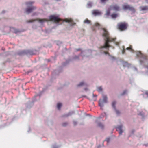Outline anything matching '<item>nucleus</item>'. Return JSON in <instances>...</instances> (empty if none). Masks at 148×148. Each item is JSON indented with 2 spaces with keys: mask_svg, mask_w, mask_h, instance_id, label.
Returning a JSON list of instances; mask_svg holds the SVG:
<instances>
[{
  "mask_svg": "<svg viewBox=\"0 0 148 148\" xmlns=\"http://www.w3.org/2000/svg\"><path fill=\"white\" fill-rule=\"evenodd\" d=\"M102 36L104 40L103 46H101L100 48V52L105 55H108L110 57V58L112 60L115 59L114 58L110 56L108 52L109 48L112 47L110 43H113L114 45L118 46L119 43L116 41V38H113L110 37L108 32L105 29L102 28L101 30Z\"/></svg>",
  "mask_w": 148,
  "mask_h": 148,
  "instance_id": "nucleus-1",
  "label": "nucleus"
},
{
  "mask_svg": "<svg viewBox=\"0 0 148 148\" xmlns=\"http://www.w3.org/2000/svg\"><path fill=\"white\" fill-rule=\"evenodd\" d=\"M49 20L47 19H37L35 20H30L27 21V22L28 23H32L34 22L35 21H38L41 24L42 27L43 26V24L44 22L48 21L49 20L52 21L56 23L57 25L61 24L63 21L62 20L59 18L58 16H56L54 15L50 16L49 17Z\"/></svg>",
  "mask_w": 148,
  "mask_h": 148,
  "instance_id": "nucleus-2",
  "label": "nucleus"
},
{
  "mask_svg": "<svg viewBox=\"0 0 148 148\" xmlns=\"http://www.w3.org/2000/svg\"><path fill=\"white\" fill-rule=\"evenodd\" d=\"M34 3V1H29L25 3L27 8L25 10V13L28 14L31 13L33 10L36 9V6L33 5V4Z\"/></svg>",
  "mask_w": 148,
  "mask_h": 148,
  "instance_id": "nucleus-3",
  "label": "nucleus"
},
{
  "mask_svg": "<svg viewBox=\"0 0 148 148\" xmlns=\"http://www.w3.org/2000/svg\"><path fill=\"white\" fill-rule=\"evenodd\" d=\"M44 91V90H43L42 91L40 92L39 94L36 95L33 98L31 102H29L26 104V108H31L33 105L34 103L37 101V100L36 99V97L38 96L40 97Z\"/></svg>",
  "mask_w": 148,
  "mask_h": 148,
  "instance_id": "nucleus-4",
  "label": "nucleus"
},
{
  "mask_svg": "<svg viewBox=\"0 0 148 148\" xmlns=\"http://www.w3.org/2000/svg\"><path fill=\"white\" fill-rule=\"evenodd\" d=\"M103 100L100 99L99 102V106L102 108L104 106V104L107 103L108 102V98L106 95H102Z\"/></svg>",
  "mask_w": 148,
  "mask_h": 148,
  "instance_id": "nucleus-5",
  "label": "nucleus"
},
{
  "mask_svg": "<svg viewBox=\"0 0 148 148\" xmlns=\"http://www.w3.org/2000/svg\"><path fill=\"white\" fill-rule=\"evenodd\" d=\"M119 29L121 31L125 30L127 28V25L125 23H120L118 24Z\"/></svg>",
  "mask_w": 148,
  "mask_h": 148,
  "instance_id": "nucleus-6",
  "label": "nucleus"
},
{
  "mask_svg": "<svg viewBox=\"0 0 148 148\" xmlns=\"http://www.w3.org/2000/svg\"><path fill=\"white\" fill-rule=\"evenodd\" d=\"M92 51L91 50H88L86 51H82L81 53V56L82 57H88L91 54Z\"/></svg>",
  "mask_w": 148,
  "mask_h": 148,
  "instance_id": "nucleus-7",
  "label": "nucleus"
},
{
  "mask_svg": "<svg viewBox=\"0 0 148 148\" xmlns=\"http://www.w3.org/2000/svg\"><path fill=\"white\" fill-rule=\"evenodd\" d=\"M123 9L124 10H129L133 12H135V10L133 7H131L129 5H124L123 6Z\"/></svg>",
  "mask_w": 148,
  "mask_h": 148,
  "instance_id": "nucleus-8",
  "label": "nucleus"
},
{
  "mask_svg": "<svg viewBox=\"0 0 148 148\" xmlns=\"http://www.w3.org/2000/svg\"><path fill=\"white\" fill-rule=\"evenodd\" d=\"M80 55L81 56V54L79 56H75L72 59H69L67 60L66 62H64L63 63V66H65L66 65V64L68 63L70 61H71L73 60H78L79 59V56H80Z\"/></svg>",
  "mask_w": 148,
  "mask_h": 148,
  "instance_id": "nucleus-9",
  "label": "nucleus"
},
{
  "mask_svg": "<svg viewBox=\"0 0 148 148\" xmlns=\"http://www.w3.org/2000/svg\"><path fill=\"white\" fill-rule=\"evenodd\" d=\"M88 86V84L84 81H82L77 85V87L78 88H80L82 86Z\"/></svg>",
  "mask_w": 148,
  "mask_h": 148,
  "instance_id": "nucleus-10",
  "label": "nucleus"
},
{
  "mask_svg": "<svg viewBox=\"0 0 148 148\" xmlns=\"http://www.w3.org/2000/svg\"><path fill=\"white\" fill-rule=\"evenodd\" d=\"M75 113V112L74 111H71L69 112L68 113H66L63 114L62 116L63 117H67L69 116H70Z\"/></svg>",
  "mask_w": 148,
  "mask_h": 148,
  "instance_id": "nucleus-11",
  "label": "nucleus"
},
{
  "mask_svg": "<svg viewBox=\"0 0 148 148\" xmlns=\"http://www.w3.org/2000/svg\"><path fill=\"white\" fill-rule=\"evenodd\" d=\"M65 21L67 23H68L70 26H73L75 24V23L71 19H66Z\"/></svg>",
  "mask_w": 148,
  "mask_h": 148,
  "instance_id": "nucleus-12",
  "label": "nucleus"
},
{
  "mask_svg": "<svg viewBox=\"0 0 148 148\" xmlns=\"http://www.w3.org/2000/svg\"><path fill=\"white\" fill-rule=\"evenodd\" d=\"M122 129V125H121L118 126L116 128V130L117 131H119V135H121L123 132Z\"/></svg>",
  "mask_w": 148,
  "mask_h": 148,
  "instance_id": "nucleus-13",
  "label": "nucleus"
},
{
  "mask_svg": "<svg viewBox=\"0 0 148 148\" xmlns=\"http://www.w3.org/2000/svg\"><path fill=\"white\" fill-rule=\"evenodd\" d=\"M35 54V53L33 51L30 50H26V55H27V56L32 55Z\"/></svg>",
  "mask_w": 148,
  "mask_h": 148,
  "instance_id": "nucleus-14",
  "label": "nucleus"
},
{
  "mask_svg": "<svg viewBox=\"0 0 148 148\" xmlns=\"http://www.w3.org/2000/svg\"><path fill=\"white\" fill-rule=\"evenodd\" d=\"M110 8L114 11H118L119 10L120 7L117 5H115L111 6Z\"/></svg>",
  "mask_w": 148,
  "mask_h": 148,
  "instance_id": "nucleus-15",
  "label": "nucleus"
},
{
  "mask_svg": "<svg viewBox=\"0 0 148 148\" xmlns=\"http://www.w3.org/2000/svg\"><path fill=\"white\" fill-rule=\"evenodd\" d=\"M10 31L12 32L17 34L18 33H20L21 31L18 29L15 28L14 27H11L10 28Z\"/></svg>",
  "mask_w": 148,
  "mask_h": 148,
  "instance_id": "nucleus-16",
  "label": "nucleus"
},
{
  "mask_svg": "<svg viewBox=\"0 0 148 148\" xmlns=\"http://www.w3.org/2000/svg\"><path fill=\"white\" fill-rule=\"evenodd\" d=\"M92 13L93 14L96 16L101 15V12L97 10H93Z\"/></svg>",
  "mask_w": 148,
  "mask_h": 148,
  "instance_id": "nucleus-17",
  "label": "nucleus"
},
{
  "mask_svg": "<svg viewBox=\"0 0 148 148\" xmlns=\"http://www.w3.org/2000/svg\"><path fill=\"white\" fill-rule=\"evenodd\" d=\"M140 11H145L148 10V6H140L139 7Z\"/></svg>",
  "mask_w": 148,
  "mask_h": 148,
  "instance_id": "nucleus-18",
  "label": "nucleus"
},
{
  "mask_svg": "<svg viewBox=\"0 0 148 148\" xmlns=\"http://www.w3.org/2000/svg\"><path fill=\"white\" fill-rule=\"evenodd\" d=\"M59 69L60 70V71H58L57 70H55L54 72H53V73L54 74H56V75H58V73L61 72L62 71V67H60L59 68Z\"/></svg>",
  "mask_w": 148,
  "mask_h": 148,
  "instance_id": "nucleus-19",
  "label": "nucleus"
},
{
  "mask_svg": "<svg viewBox=\"0 0 148 148\" xmlns=\"http://www.w3.org/2000/svg\"><path fill=\"white\" fill-rule=\"evenodd\" d=\"M18 54L19 56L26 55V50L20 51L18 52Z\"/></svg>",
  "mask_w": 148,
  "mask_h": 148,
  "instance_id": "nucleus-20",
  "label": "nucleus"
},
{
  "mask_svg": "<svg viewBox=\"0 0 148 148\" xmlns=\"http://www.w3.org/2000/svg\"><path fill=\"white\" fill-rule=\"evenodd\" d=\"M123 66L124 67H129L130 65V64H128L126 62H123Z\"/></svg>",
  "mask_w": 148,
  "mask_h": 148,
  "instance_id": "nucleus-21",
  "label": "nucleus"
},
{
  "mask_svg": "<svg viewBox=\"0 0 148 148\" xmlns=\"http://www.w3.org/2000/svg\"><path fill=\"white\" fill-rule=\"evenodd\" d=\"M126 49L127 50H128L129 51L133 53H134L135 51H134V50L132 48V47L131 46L127 47L126 48Z\"/></svg>",
  "mask_w": 148,
  "mask_h": 148,
  "instance_id": "nucleus-22",
  "label": "nucleus"
},
{
  "mask_svg": "<svg viewBox=\"0 0 148 148\" xmlns=\"http://www.w3.org/2000/svg\"><path fill=\"white\" fill-rule=\"evenodd\" d=\"M116 101L115 100L114 101H112V107L114 109L116 108Z\"/></svg>",
  "mask_w": 148,
  "mask_h": 148,
  "instance_id": "nucleus-23",
  "label": "nucleus"
},
{
  "mask_svg": "<svg viewBox=\"0 0 148 148\" xmlns=\"http://www.w3.org/2000/svg\"><path fill=\"white\" fill-rule=\"evenodd\" d=\"M118 16V14H113L111 15V17L113 19H115Z\"/></svg>",
  "mask_w": 148,
  "mask_h": 148,
  "instance_id": "nucleus-24",
  "label": "nucleus"
},
{
  "mask_svg": "<svg viewBox=\"0 0 148 148\" xmlns=\"http://www.w3.org/2000/svg\"><path fill=\"white\" fill-rule=\"evenodd\" d=\"M97 125L102 129H103L104 128L103 125L100 122H99L98 123Z\"/></svg>",
  "mask_w": 148,
  "mask_h": 148,
  "instance_id": "nucleus-25",
  "label": "nucleus"
},
{
  "mask_svg": "<svg viewBox=\"0 0 148 148\" xmlns=\"http://www.w3.org/2000/svg\"><path fill=\"white\" fill-rule=\"evenodd\" d=\"M111 9L108 8L106 11V14H105V15L106 16H109L110 14V11Z\"/></svg>",
  "mask_w": 148,
  "mask_h": 148,
  "instance_id": "nucleus-26",
  "label": "nucleus"
},
{
  "mask_svg": "<svg viewBox=\"0 0 148 148\" xmlns=\"http://www.w3.org/2000/svg\"><path fill=\"white\" fill-rule=\"evenodd\" d=\"M97 90L99 92H102V87L101 86H97Z\"/></svg>",
  "mask_w": 148,
  "mask_h": 148,
  "instance_id": "nucleus-27",
  "label": "nucleus"
},
{
  "mask_svg": "<svg viewBox=\"0 0 148 148\" xmlns=\"http://www.w3.org/2000/svg\"><path fill=\"white\" fill-rule=\"evenodd\" d=\"M138 115L140 116L142 118H144V114L143 112H140Z\"/></svg>",
  "mask_w": 148,
  "mask_h": 148,
  "instance_id": "nucleus-28",
  "label": "nucleus"
},
{
  "mask_svg": "<svg viewBox=\"0 0 148 148\" xmlns=\"http://www.w3.org/2000/svg\"><path fill=\"white\" fill-rule=\"evenodd\" d=\"M92 3L91 2H89L87 3L88 7L90 8L92 7Z\"/></svg>",
  "mask_w": 148,
  "mask_h": 148,
  "instance_id": "nucleus-29",
  "label": "nucleus"
},
{
  "mask_svg": "<svg viewBox=\"0 0 148 148\" xmlns=\"http://www.w3.org/2000/svg\"><path fill=\"white\" fill-rule=\"evenodd\" d=\"M97 97V95H95L93 94L92 100L94 101H95L96 100Z\"/></svg>",
  "mask_w": 148,
  "mask_h": 148,
  "instance_id": "nucleus-30",
  "label": "nucleus"
},
{
  "mask_svg": "<svg viewBox=\"0 0 148 148\" xmlns=\"http://www.w3.org/2000/svg\"><path fill=\"white\" fill-rule=\"evenodd\" d=\"M62 106V104L60 103H58L57 104V107L58 109L60 110Z\"/></svg>",
  "mask_w": 148,
  "mask_h": 148,
  "instance_id": "nucleus-31",
  "label": "nucleus"
},
{
  "mask_svg": "<svg viewBox=\"0 0 148 148\" xmlns=\"http://www.w3.org/2000/svg\"><path fill=\"white\" fill-rule=\"evenodd\" d=\"M84 23L89 24L90 23V21L88 20V19H86L84 21Z\"/></svg>",
  "mask_w": 148,
  "mask_h": 148,
  "instance_id": "nucleus-32",
  "label": "nucleus"
},
{
  "mask_svg": "<svg viewBox=\"0 0 148 148\" xmlns=\"http://www.w3.org/2000/svg\"><path fill=\"white\" fill-rule=\"evenodd\" d=\"M127 92V90H125L123 91V92L121 94V96H123L125 95Z\"/></svg>",
  "mask_w": 148,
  "mask_h": 148,
  "instance_id": "nucleus-33",
  "label": "nucleus"
},
{
  "mask_svg": "<svg viewBox=\"0 0 148 148\" xmlns=\"http://www.w3.org/2000/svg\"><path fill=\"white\" fill-rule=\"evenodd\" d=\"M122 54H124L125 53V47L124 46L122 47Z\"/></svg>",
  "mask_w": 148,
  "mask_h": 148,
  "instance_id": "nucleus-34",
  "label": "nucleus"
},
{
  "mask_svg": "<svg viewBox=\"0 0 148 148\" xmlns=\"http://www.w3.org/2000/svg\"><path fill=\"white\" fill-rule=\"evenodd\" d=\"M114 109V111H115L116 114L117 115H119L120 114V112L119 110H117L116 109V108H115V109Z\"/></svg>",
  "mask_w": 148,
  "mask_h": 148,
  "instance_id": "nucleus-35",
  "label": "nucleus"
},
{
  "mask_svg": "<svg viewBox=\"0 0 148 148\" xmlns=\"http://www.w3.org/2000/svg\"><path fill=\"white\" fill-rule=\"evenodd\" d=\"M68 124V123L67 122H64L62 123V125L64 127L66 126Z\"/></svg>",
  "mask_w": 148,
  "mask_h": 148,
  "instance_id": "nucleus-36",
  "label": "nucleus"
},
{
  "mask_svg": "<svg viewBox=\"0 0 148 148\" xmlns=\"http://www.w3.org/2000/svg\"><path fill=\"white\" fill-rule=\"evenodd\" d=\"M141 73L144 75H146L148 76V71H146L145 72H142Z\"/></svg>",
  "mask_w": 148,
  "mask_h": 148,
  "instance_id": "nucleus-37",
  "label": "nucleus"
},
{
  "mask_svg": "<svg viewBox=\"0 0 148 148\" xmlns=\"http://www.w3.org/2000/svg\"><path fill=\"white\" fill-rule=\"evenodd\" d=\"M52 148H59V146L56 145H53L52 146Z\"/></svg>",
  "mask_w": 148,
  "mask_h": 148,
  "instance_id": "nucleus-38",
  "label": "nucleus"
},
{
  "mask_svg": "<svg viewBox=\"0 0 148 148\" xmlns=\"http://www.w3.org/2000/svg\"><path fill=\"white\" fill-rule=\"evenodd\" d=\"M146 95L147 97H148V91H146L145 93L144 94L143 96H145Z\"/></svg>",
  "mask_w": 148,
  "mask_h": 148,
  "instance_id": "nucleus-39",
  "label": "nucleus"
},
{
  "mask_svg": "<svg viewBox=\"0 0 148 148\" xmlns=\"http://www.w3.org/2000/svg\"><path fill=\"white\" fill-rule=\"evenodd\" d=\"M95 25L96 26V27H99L98 28H99V27H100V24L98 23H95Z\"/></svg>",
  "mask_w": 148,
  "mask_h": 148,
  "instance_id": "nucleus-40",
  "label": "nucleus"
},
{
  "mask_svg": "<svg viewBox=\"0 0 148 148\" xmlns=\"http://www.w3.org/2000/svg\"><path fill=\"white\" fill-rule=\"evenodd\" d=\"M73 122L74 125H76L77 124V122L76 121H74Z\"/></svg>",
  "mask_w": 148,
  "mask_h": 148,
  "instance_id": "nucleus-41",
  "label": "nucleus"
},
{
  "mask_svg": "<svg viewBox=\"0 0 148 148\" xmlns=\"http://www.w3.org/2000/svg\"><path fill=\"white\" fill-rule=\"evenodd\" d=\"M76 51H79L81 50V49L80 48H78V49H75Z\"/></svg>",
  "mask_w": 148,
  "mask_h": 148,
  "instance_id": "nucleus-42",
  "label": "nucleus"
},
{
  "mask_svg": "<svg viewBox=\"0 0 148 148\" xmlns=\"http://www.w3.org/2000/svg\"><path fill=\"white\" fill-rule=\"evenodd\" d=\"M106 140L108 142H109L110 140V139L109 138H107L106 139Z\"/></svg>",
  "mask_w": 148,
  "mask_h": 148,
  "instance_id": "nucleus-43",
  "label": "nucleus"
},
{
  "mask_svg": "<svg viewBox=\"0 0 148 148\" xmlns=\"http://www.w3.org/2000/svg\"><path fill=\"white\" fill-rule=\"evenodd\" d=\"M84 90L85 91H88V88H84Z\"/></svg>",
  "mask_w": 148,
  "mask_h": 148,
  "instance_id": "nucleus-44",
  "label": "nucleus"
},
{
  "mask_svg": "<svg viewBox=\"0 0 148 148\" xmlns=\"http://www.w3.org/2000/svg\"><path fill=\"white\" fill-rule=\"evenodd\" d=\"M102 117H99L97 119V120H96V121H98L99 120V119H100Z\"/></svg>",
  "mask_w": 148,
  "mask_h": 148,
  "instance_id": "nucleus-45",
  "label": "nucleus"
},
{
  "mask_svg": "<svg viewBox=\"0 0 148 148\" xmlns=\"http://www.w3.org/2000/svg\"><path fill=\"white\" fill-rule=\"evenodd\" d=\"M5 10H3L2 12V13L3 14H4V13L5 12Z\"/></svg>",
  "mask_w": 148,
  "mask_h": 148,
  "instance_id": "nucleus-46",
  "label": "nucleus"
},
{
  "mask_svg": "<svg viewBox=\"0 0 148 148\" xmlns=\"http://www.w3.org/2000/svg\"><path fill=\"white\" fill-rule=\"evenodd\" d=\"M31 131V129L30 127L29 128V130L28 131V132H29V131Z\"/></svg>",
  "mask_w": 148,
  "mask_h": 148,
  "instance_id": "nucleus-47",
  "label": "nucleus"
},
{
  "mask_svg": "<svg viewBox=\"0 0 148 148\" xmlns=\"http://www.w3.org/2000/svg\"><path fill=\"white\" fill-rule=\"evenodd\" d=\"M134 70H136V71H137V68H136V67H134Z\"/></svg>",
  "mask_w": 148,
  "mask_h": 148,
  "instance_id": "nucleus-48",
  "label": "nucleus"
},
{
  "mask_svg": "<svg viewBox=\"0 0 148 148\" xmlns=\"http://www.w3.org/2000/svg\"><path fill=\"white\" fill-rule=\"evenodd\" d=\"M146 3H148V0H145Z\"/></svg>",
  "mask_w": 148,
  "mask_h": 148,
  "instance_id": "nucleus-49",
  "label": "nucleus"
},
{
  "mask_svg": "<svg viewBox=\"0 0 148 148\" xmlns=\"http://www.w3.org/2000/svg\"><path fill=\"white\" fill-rule=\"evenodd\" d=\"M138 136L139 137H141V135H140Z\"/></svg>",
  "mask_w": 148,
  "mask_h": 148,
  "instance_id": "nucleus-50",
  "label": "nucleus"
},
{
  "mask_svg": "<svg viewBox=\"0 0 148 148\" xmlns=\"http://www.w3.org/2000/svg\"><path fill=\"white\" fill-rule=\"evenodd\" d=\"M144 145H145V146H148V144H144Z\"/></svg>",
  "mask_w": 148,
  "mask_h": 148,
  "instance_id": "nucleus-51",
  "label": "nucleus"
},
{
  "mask_svg": "<svg viewBox=\"0 0 148 148\" xmlns=\"http://www.w3.org/2000/svg\"><path fill=\"white\" fill-rule=\"evenodd\" d=\"M56 0L57 1H61V0Z\"/></svg>",
  "mask_w": 148,
  "mask_h": 148,
  "instance_id": "nucleus-52",
  "label": "nucleus"
},
{
  "mask_svg": "<svg viewBox=\"0 0 148 148\" xmlns=\"http://www.w3.org/2000/svg\"><path fill=\"white\" fill-rule=\"evenodd\" d=\"M35 14H36V13H34V14H34V15H35Z\"/></svg>",
  "mask_w": 148,
  "mask_h": 148,
  "instance_id": "nucleus-53",
  "label": "nucleus"
},
{
  "mask_svg": "<svg viewBox=\"0 0 148 148\" xmlns=\"http://www.w3.org/2000/svg\"><path fill=\"white\" fill-rule=\"evenodd\" d=\"M132 132H134V131H133H133H132Z\"/></svg>",
  "mask_w": 148,
  "mask_h": 148,
  "instance_id": "nucleus-54",
  "label": "nucleus"
},
{
  "mask_svg": "<svg viewBox=\"0 0 148 148\" xmlns=\"http://www.w3.org/2000/svg\"><path fill=\"white\" fill-rule=\"evenodd\" d=\"M33 28H34V26H33Z\"/></svg>",
  "mask_w": 148,
  "mask_h": 148,
  "instance_id": "nucleus-55",
  "label": "nucleus"
}]
</instances>
